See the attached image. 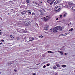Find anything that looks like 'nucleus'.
<instances>
[{
	"mask_svg": "<svg viewBox=\"0 0 75 75\" xmlns=\"http://www.w3.org/2000/svg\"><path fill=\"white\" fill-rule=\"evenodd\" d=\"M1 32H0V35H1Z\"/></svg>",
	"mask_w": 75,
	"mask_h": 75,
	"instance_id": "obj_40",
	"label": "nucleus"
},
{
	"mask_svg": "<svg viewBox=\"0 0 75 75\" xmlns=\"http://www.w3.org/2000/svg\"><path fill=\"white\" fill-rule=\"evenodd\" d=\"M63 16L64 17H66V15H65V14H64V15H63Z\"/></svg>",
	"mask_w": 75,
	"mask_h": 75,
	"instance_id": "obj_30",
	"label": "nucleus"
},
{
	"mask_svg": "<svg viewBox=\"0 0 75 75\" xmlns=\"http://www.w3.org/2000/svg\"><path fill=\"white\" fill-rule=\"evenodd\" d=\"M26 12H25V11H24L23 12H21V14H25V13H26Z\"/></svg>",
	"mask_w": 75,
	"mask_h": 75,
	"instance_id": "obj_12",
	"label": "nucleus"
},
{
	"mask_svg": "<svg viewBox=\"0 0 75 75\" xmlns=\"http://www.w3.org/2000/svg\"><path fill=\"white\" fill-rule=\"evenodd\" d=\"M63 30H64V27H61V26H57L53 29V31L54 33H57V30L62 31Z\"/></svg>",
	"mask_w": 75,
	"mask_h": 75,
	"instance_id": "obj_1",
	"label": "nucleus"
},
{
	"mask_svg": "<svg viewBox=\"0 0 75 75\" xmlns=\"http://www.w3.org/2000/svg\"><path fill=\"white\" fill-rule=\"evenodd\" d=\"M29 41H34L31 40H30Z\"/></svg>",
	"mask_w": 75,
	"mask_h": 75,
	"instance_id": "obj_39",
	"label": "nucleus"
},
{
	"mask_svg": "<svg viewBox=\"0 0 75 75\" xmlns=\"http://www.w3.org/2000/svg\"><path fill=\"white\" fill-rule=\"evenodd\" d=\"M56 20H58V18H57Z\"/></svg>",
	"mask_w": 75,
	"mask_h": 75,
	"instance_id": "obj_36",
	"label": "nucleus"
},
{
	"mask_svg": "<svg viewBox=\"0 0 75 75\" xmlns=\"http://www.w3.org/2000/svg\"><path fill=\"white\" fill-rule=\"evenodd\" d=\"M2 44V42H1L0 43V45H1V44Z\"/></svg>",
	"mask_w": 75,
	"mask_h": 75,
	"instance_id": "obj_42",
	"label": "nucleus"
},
{
	"mask_svg": "<svg viewBox=\"0 0 75 75\" xmlns=\"http://www.w3.org/2000/svg\"><path fill=\"white\" fill-rule=\"evenodd\" d=\"M67 54L66 53H65L64 54V55H67Z\"/></svg>",
	"mask_w": 75,
	"mask_h": 75,
	"instance_id": "obj_45",
	"label": "nucleus"
},
{
	"mask_svg": "<svg viewBox=\"0 0 75 75\" xmlns=\"http://www.w3.org/2000/svg\"><path fill=\"white\" fill-rule=\"evenodd\" d=\"M63 14H64L66 15H67L68 13H67L66 12H63Z\"/></svg>",
	"mask_w": 75,
	"mask_h": 75,
	"instance_id": "obj_16",
	"label": "nucleus"
},
{
	"mask_svg": "<svg viewBox=\"0 0 75 75\" xmlns=\"http://www.w3.org/2000/svg\"><path fill=\"white\" fill-rule=\"evenodd\" d=\"M60 18H62V15H60Z\"/></svg>",
	"mask_w": 75,
	"mask_h": 75,
	"instance_id": "obj_20",
	"label": "nucleus"
},
{
	"mask_svg": "<svg viewBox=\"0 0 75 75\" xmlns=\"http://www.w3.org/2000/svg\"><path fill=\"white\" fill-rule=\"evenodd\" d=\"M69 24H71V23L70 22V23H69Z\"/></svg>",
	"mask_w": 75,
	"mask_h": 75,
	"instance_id": "obj_43",
	"label": "nucleus"
},
{
	"mask_svg": "<svg viewBox=\"0 0 75 75\" xmlns=\"http://www.w3.org/2000/svg\"><path fill=\"white\" fill-rule=\"evenodd\" d=\"M43 20L45 21H47L48 19V16H46L45 17L43 18Z\"/></svg>",
	"mask_w": 75,
	"mask_h": 75,
	"instance_id": "obj_6",
	"label": "nucleus"
},
{
	"mask_svg": "<svg viewBox=\"0 0 75 75\" xmlns=\"http://www.w3.org/2000/svg\"><path fill=\"white\" fill-rule=\"evenodd\" d=\"M61 1V0H57L55 2H54V4H58V3H60Z\"/></svg>",
	"mask_w": 75,
	"mask_h": 75,
	"instance_id": "obj_5",
	"label": "nucleus"
},
{
	"mask_svg": "<svg viewBox=\"0 0 75 75\" xmlns=\"http://www.w3.org/2000/svg\"><path fill=\"white\" fill-rule=\"evenodd\" d=\"M46 67V66H45V65H44V66L43 67V68H45Z\"/></svg>",
	"mask_w": 75,
	"mask_h": 75,
	"instance_id": "obj_24",
	"label": "nucleus"
},
{
	"mask_svg": "<svg viewBox=\"0 0 75 75\" xmlns=\"http://www.w3.org/2000/svg\"><path fill=\"white\" fill-rule=\"evenodd\" d=\"M29 38L30 40H34V38H33V37H29Z\"/></svg>",
	"mask_w": 75,
	"mask_h": 75,
	"instance_id": "obj_10",
	"label": "nucleus"
},
{
	"mask_svg": "<svg viewBox=\"0 0 75 75\" xmlns=\"http://www.w3.org/2000/svg\"><path fill=\"white\" fill-rule=\"evenodd\" d=\"M55 0H52V2L51 3H50V5H52L53 3H54V1H55Z\"/></svg>",
	"mask_w": 75,
	"mask_h": 75,
	"instance_id": "obj_8",
	"label": "nucleus"
},
{
	"mask_svg": "<svg viewBox=\"0 0 75 75\" xmlns=\"http://www.w3.org/2000/svg\"><path fill=\"white\" fill-rule=\"evenodd\" d=\"M47 1L48 3H50V1L49 0H47Z\"/></svg>",
	"mask_w": 75,
	"mask_h": 75,
	"instance_id": "obj_28",
	"label": "nucleus"
},
{
	"mask_svg": "<svg viewBox=\"0 0 75 75\" xmlns=\"http://www.w3.org/2000/svg\"><path fill=\"white\" fill-rule=\"evenodd\" d=\"M40 3H42V1H41V2H40Z\"/></svg>",
	"mask_w": 75,
	"mask_h": 75,
	"instance_id": "obj_50",
	"label": "nucleus"
},
{
	"mask_svg": "<svg viewBox=\"0 0 75 75\" xmlns=\"http://www.w3.org/2000/svg\"><path fill=\"white\" fill-rule=\"evenodd\" d=\"M41 13H42V11L41 10H40Z\"/></svg>",
	"mask_w": 75,
	"mask_h": 75,
	"instance_id": "obj_41",
	"label": "nucleus"
},
{
	"mask_svg": "<svg viewBox=\"0 0 75 75\" xmlns=\"http://www.w3.org/2000/svg\"><path fill=\"white\" fill-rule=\"evenodd\" d=\"M39 64H40V63H39V64H37V65H39Z\"/></svg>",
	"mask_w": 75,
	"mask_h": 75,
	"instance_id": "obj_47",
	"label": "nucleus"
},
{
	"mask_svg": "<svg viewBox=\"0 0 75 75\" xmlns=\"http://www.w3.org/2000/svg\"><path fill=\"white\" fill-rule=\"evenodd\" d=\"M1 41H2L3 42H4V40H1Z\"/></svg>",
	"mask_w": 75,
	"mask_h": 75,
	"instance_id": "obj_35",
	"label": "nucleus"
},
{
	"mask_svg": "<svg viewBox=\"0 0 75 75\" xmlns=\"http://www.w3.org/2000/svg\"><path fill=\"white\" fill-rule=\"evenodd\" d=\"M56 66H57V67H59V65L58 64H57Z\"/></svg>",
	"mask_w": 75,
	"mask_h": 75,
	"instance_id": "obj_21",
	"label": "nucleus"
},
{
	"mask_svg": "<svg viewBox=\"0 0 75 75\" xmlns=\"http://www.w3.org/2000/svg\"><path fill=\"white\" fill-rule=\"evenodd\" d=\"M58 52H60V53L61 54V55H63V52H62L61 51H58Z\"/></svg>",
	"mask_w": 75,
	"mask_h": 75,
	"instance_id": "obj_9",
	"label": "nucleus"
},
{
	"mask_svg": "<svg viewBox=\"0 0 75 75\" xmlns=\"http://www.w3.org/2000/svg\"><path fill=\"white\" fill-rule=\"evenodd\" d=\"M10 37H11V38H14V37H13V36L11 35H10Z\"/></svg>",
	"mask_w": 75,
	"mask_h": 75,
	"instance_id": "obj_23",
	"label": "nucleus"
},
{
	"mask_svg": "<svg viewBox=\"0 0 75 75\" xmlns=\"http://www.w3.org/2000/svg\"><path fill=\"white\" fill-rule=\"evenodd\" d=\"M41 36H39V38H41Z\"/></svg>",
	"mask_w": 75,
	"mask_h": 75,
	"instance_id": "obj_38",
	"label": "nucleus"
},
{
	"mask_svg": "<svg viewBox=\"0 0 75 75\" xmlns=\"http://www.w3.org/2000/svg\"><path fill=\"white\" fill-rule=\"evenodd\" d=\"M1 20H3V19L2 18L1 19Z\"/></svg>",
	"mask_w": 75,
	"mask_h": 75,
	"instance_id": "obj_52",
	"label": "nucleus"
},
{
	"mask_svg": "<svg viewBox=\"0 0 75 75\" xmlns=\"http://www.w3.org/2000/svg\"><path fill=\"white\" fill-rule=\"evenodd\" d=\"M70 30H71V31H72V30H74V29L71 28Z\"/></svg>",
	"mask_w": 75,
	"mask_h": 75,
	"instance_id": "obj_32",
	"label": "nucleus"
},
{
	"mask_svg": "<svg viewBox=\"0 0 75 75\" xmlns=\"http://www.w3.org/2000/svg\"><path fill=\"white\" fill-rule=\"evenodd\" d=\"M17 40H19V39H20V38H17Z\"/></svg>",
	"mask_w": 75,
	"mask_h": 75,
	"instance_id": "obj_33",
	"label": "nucleus"
},
{
	"mask_svg": "<svg viewBox=\"0 0 75 75\" xmlns=\"http://www.w3.org/2000/svg\"><path fill=\"white\" fill-rule=\"evenodd\" d=\"M47 67H49V65H50V64H47Z\"/></svg>",
	"mask_w": 75,
	"mask_h": 75,
	"instance_id": "obj_25",
	"label": "nucleus"
},
{
	"mask_svg": "<svg viewBox=\"0 0 75 75\" xmlns=\"http://www.w3.org/2000/svg\"><path fill=\"white\" fill-rule=\"evenodd\" d=\"M72 10H74V11H75V6L73 7L72 8Z\"/></svg>",
	"mask_w": 75,
	"mask_h": 75,
	"instance_id": "obj_11",
	"label": "nucleus"
},
{
	"mask_svg": "<svg viewBox=\"0 0 75 75\" xmlns=\"http://www.w3.org/2000/svg\"><path fill=\"white\" fill-rule=\"evenodd\" d=\"M31 23V22L29 21H25L24 24V26H28Z\"/></svg>",
	"mask_w": 75,
	"mask_h": 75,
	"instance_id": "obj_2",
	"label": "nucleus"
},
{
	"mask_svg": "<svg viewBox=\"0 0 75 75\" xmlns=\"http://www.w3.org/2000/svg\"><path fill=\"white\" fill-rule=\"evenodd\" d=\"M62 67L63 68H65V67H67V65H62Z\"/></svg>",
	"mask_w": 75,
	"mask_h": 75,
	"instance_id": "obj_13",
	"label": "nucleus"
},
{
	"mask_svg": "<svg viewBox=\"0 0 75 75\" xmlns=\"http://www.w3.org/2000/svg\"><path fill=\"white\" fill-rule=\"evenodd\" d=\"M26 1L27 3H29V2H30V0H26Z\"/></svg>",
	"mask_w": 75,
	"mask_h": 75,
	"instance_id": "obj_19",
	"label": "nucleus"
},
{
	"mask_svg": "<svg viewBox=\"0 0 75 75\" xmlns=\"http://www.w3.org/2000/svg\"><path fill=\"white\" fill-rule=\"evenodd\" d=\"M36 75V74H33V75Z\"/></svg>",
	"mask_w": 75,
	"mask_h": 75,
	"instance_id": "obj_37",
	"label": "nucleus"
},
{
	"mask_svg": "<svg viewBox=\"0 0 75 75\" xmlns=\"http://www.w3.org/2000/svg\"><path fill=\"white\" fill-rule=\"evenodd\" d=\"M1 31V30H0V31Z\"/></svg>",
	"mask_w": 75,
	"mask_h": 75,
	"instance_id": "obj_48",
	"label": "nucleus"
},
{
	"mask_svg": "<svg viewBox=\"0 0 75 75\" xmlns=\"http://www.w3.org/2000/svg\"><path fill=\"white\" fill-rule=\"evenodd\" d=\"M61 7L60 6H57L54 8L55 9V11H59L60 10H61Z\"/></svg>",
	"mask_w": 75,
	"mask_h": 75,
	"instance_id": "obj_3",
	"label": "nucleus"
},
{
	"mask_svg": "<svg viewBox=\"0 0 75 75\" xmlns=\"http://www.w3.org/2000/svg\"><path fill=\"white\" fill-rule=\"evenodd\" d=\"M43 37H44V36H42L41 37V38H43Z\"/></svg>",
	"mask_w": 75,
	"mask_h": 75,
	"instance_id": "obj_44",
	"label": "nucleus"
},
{
	"mask_svg": "<svg viewBox=\"0 0 75 75\" xmlns=\"http://www.w3.org/2000/svg\"><path fill=\"white\" fill-rule=\"evenodd\" d=\"M30 12V10H27L26 11V12Z\"/></svg>",
	"mask_w": 75,
	"mask_h": 75,
	"instance_id": "obj_26",
	"label": "nucleus"
},
{
	"mask_svg": "<svg viewBox=\"0 0 75 75\" xmlns=\"http://www.w3.org/2000/svg\"><path fill=\"white\" fill-rule=\"evenodd\" d=\"M14 71H15V72H17V70H16V69H15L14 70Z\"/></svg>",
	"mask_w": 75,
	"mask_h": 75,
	"instance_id": "obj_34",
	"label": "nucleus"
},
{
	"mask_svg": "<svg viewBox=\"0 0 75 75\" xmlns=\"http://www.w3.org/2000/svg\"><path fill=\"white\" fill-rule=\"evenodd\" d=\"M67 34H67V33H66L64 34H62L61 35H67Z\"/></svg>",
	"mask_w": 75,
	"mask_h": 75,
	"instance_id": "obj_15",
	"label": "nucleus"
},
{
	"mask_svg": "<svg viewBox=\"0 0 75 75\" xmlns=\"http://www.w3.org/2000/svg\"><path fill=\"white\" fill-rule=\"evenodd\" d=\"M31 13L30 12H28V14H31Z\"/></svg>",
	"mask_w": 75,
	"mask_h": 75,
	"instance_id": "obj_31",
	"label": "nucleus"
},
{
	"mask_svg": "<svg viewBox=\"0 0 75 75\" xmlns=\"http://www.w3.org/2000/svg\"><path fill=\"white\" fill-rule=\"evenodd\" d=\"M54 69H57V67L55 66H54L53 67Z\"/></svg>",
	"mask_w": 75,
	"mask_h": 75,
	"instance_id": "obj_18",
	"label": "nucleus"
},
{
	"mask_svg": "<svg viewBox=\"0 0 75 75\" xmlns=\"http://www.w3.org/2000/svg\"><path fill=\"white\" fill-rule=\"evenodd\" d=\"M45 30H47L48 29V26L47 25H46L45 27Z\"/></svg>",
	"mask_w": 75,
	"mask_h": 75,
	"instance_id": "obj_7",
	"label": "nucleus"
},
{
	"mask_svg": "<svg viewBox=\"0 0 75 75\" xmlns=\"http://www.w3.org/2000/svg\"><path fill=\"white\" fill-rule=\"evenodd\" d=\"M68 25L69 26V25H69V24H68Z\"/></svg>",
	"mask_w": 75,
	"mask_h": 75,
	"instance_id": "obj_46",
	"label": "nucleus"
},
{
	"mask_svg": "<svg viewBox=\"0 0 75 75\" xmlns=\"http://www.w3.org/2000/svg\"><path fill=\"white\" fill-rule=\"evenodd\" d=\"M48 53H51L52 54V53H53V52H51V51H48L47 52Z\"/></svg>",
	"mask_w": 75,
	"mask_h": 75,
	"instance_id": "obj_14",
	"label": "nucleus"
},
{
	"mask_svg": "<svg viewBox=\"0 0 75 75\" xmlns=\"http://www.w3.org/2000/svg\"><path fill=\"white\" fill-rule=\"evenodd\" d=\"M27 31L25 30L23 31V33H26Z\"/></svg>",
	"mask_w": 75,
	"mask_h": 75,
	"instance_id": "obj_29",
	"label": "nucleus"
},
{
	"mask_svg": "<svg viewBox=\"0 0 75 75\" xmlns=\"http://www.w3.org/2000/svg\"><path fill=\"white\" fill-rule=\"evenodd\" d=\"M13 62L12 61H11V62H9L8 64H13Z\"/></svg>",
	"mask_w": 75,
	"mask_h": 75,
	"instance_id": "obj_17",
	"label": "nucleus"
},
{
	"mask_svg": "<svg viewBox=\"0 0 75 75\" xmlns=\"http://www.w3.org/2000/svg\"><path fill=\"white\" fill-rule=\"evenodd\" d=\"M73 5V4L71 3H69V6H67V7L68 8H71L72 7V6Z\"/></svg>",
	"mask_w": 75,
	"mask_h": 75,
	"instance_id": "obj_4",
	"label": "nucleus"
},
{
	"mask_svg": "<svg viewBox=\"0 0 75 75\" xmlns=\"http://www.w3.org/2000/svg\"><path fill=\"white\" fill-rule=\"evenodd\" d=\"M35 4H37V5L38 6H39V4H38L37 3V2H35Z\"/></svg>",
	"mask_w": 75,
	"mask_h": 75,
	"instance_id": "obj_22",
	"label": "nucleus"
},
{
	"mask_svg": "<svg viewBox=\"0 0 75 75\" xmlns=\"http://www.w3.org/2000/svg\"><path fill=\"white\" fill-rule=\"evenodd\" d=\"M35 14V13H32L33 16H34V15Z\"/></svg>",
	"mask_w": 75,
	"mask_h": 75,
	"instance_id": "obj_27",
	"label": "nucleus"
},
{
	"mask_svg": "<svg viewBox=\"0 0 75 75\" xmlns=\"http://www.w3.org/2000/svg\"><path fill=\"white\" fill-rule=\"evenodd\" d=\"M1 74V72L0 71V74Z\"/></svg>",
	"mask_w": 75,
	"mask_h": 75,
	"instance_id": "obj_49",
	"label": "nucleus"
},
{
	"mask_svg": "<svg viewBox=\"0 0 75 75\" xmlns=\"http://www.w3.org/2000/svg\"><path fill=\"white\" fill-rule=\"evenodd\" d=\"M49 0V1H51V0Z\"/></svg>",
	"mask_w": 75,
	"mask_h": 75,
	"instance_id": "obj_51",
	"label": "nucleus"
}]
</instances>
